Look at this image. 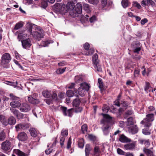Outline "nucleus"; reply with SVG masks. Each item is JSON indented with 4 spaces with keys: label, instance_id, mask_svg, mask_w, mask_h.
Segmentation results:
<instances>
[{
    "label": "nucleus",
    "instance_id": "46",
    "mask_svg": "<svg viewBox=\"0 0 156 156\" xmlns=\"http://www.w3.org/2000/svg\"><path fill=\"white\" fill-rule=\"evenodd\" d=\"M81 130L83 133H85V132L87 131V125L86 124H84L81 126Z\"/></svg>",
    "mask_w": 156,
    "mask_h": 156
},
{
    "label": "nucleus",
    "instance_id": "54",
    "mask_svg": "<svg viewBox=\"0 0 156 156\" xmlns=\"http://www.w3.org/2000/svg\"><path fill=\"white\" fill-rule=\"evenodd\" d=\"M109 110V108L108 106L106 105H104L102 107V110L105 113L107 112Z\"/></svg>",
    "mask_w": 156,
    "mask_h": 156
},
{
    "label": "nucleus",
    "instance_id": "36",
    "mask_svg": "<svg viewBox=\"0 0 156 156\" xmlns=\"http://www.w3.org/2000/svg\"><path fill=\"white\" fill-rule=\"evenodd\" d=\"M90 150L91 148L90 147V145L89 144H87L85 146V150L86 155V156L89 155Z\"/></svg>",
    "mask_w": 156,
    "mask_h": 156
},
{
    "label": "nucleus",
    "instance_id": "47",
    "mask_svg": "<svg viewBox=\"0 0 156 156\" xmlns=\"http://www.w3.org/2000/svg\"><path fill=\"white\" fill-rule=\"evenodd\" d=\"M78 146L80 148H83L84 146V140L83 139H80L78 141Z\"/></svg>",
    "mask_w": 156,
    "mask_h": 156
},
{
    "label": "nucleus",
    "instance_id": "29",
    "mask_svg": "<svg viewBox=\"0 0 156 156\" xmlns=\"http://www.w3.org/2000/svg\"><path fill=\"white\" fill-rule=\"evenodd\" d=\"M30 132L31 136L33 137H35L37 136V132L35 128H31L30 129Z\"/></svg>",
    "mask_w": 156,
    "mask_h": 156
},
{
    "label": "nucleus",
    "instance_id": "40",
    "mask_svg": "<svg viewBox=\"0 0 156 156\" xmlns=\"http://www.w3.org/2000/svg\"><path fill=\"white\" fill-rule=\"evenodd\" d=\"M121 4L124 8H126L129 5V3L128 0H122L121 2Z\"/></svg>",
    "mask_w": 156,
    "mask_h": 156
},
{
    "label": "nucleus",
    "instance_id": "49",
    "mask_svg": "<svg viewBox=\"0 0 156 156\" xmlns=\"http://www.w3.org/2000/svg\"><path fill=\"white\" fill-rule=\"evenodd\" d=\"M90 3L94 5H97L99 2V0H87Z\"/></svg>",
    "mask_w": 156,
    "mask_h": 156
},
{
    "label": "nucleus",
    "instance_id": "42",
    "mask_svg": "<svg viewBox=\"0 0 156 156\" xmlns=\"http://www.w3.org/2000/svg\"><path fill=\"white\" fill-rule=\"evenodd\" d=\"M133 114V112L131 110H128L125 112L124 115V117L127 118L128 116L131 115Z\"/></svg>",
    "mask_w": 156,
    "mask_h": 156
},
{
    "label": "nucleus",
    "instance_id": "43",
    "mask_svg": "<svg viewBox=\"0 0 156 156\" xmlns=\"http://www.w3.org/2000/svg\"><path fill=\"white\" fill-rule=\"evenodd\" d=\"M140 43L139 41H133L132 44L131 46L133 48H135L136 47V46H140Z\"/></svg>",
    "mask_w": 156,
    "mask_h": 156
},
{
    "label": "nucleus",
    "instance_id": "63",
    "mask_svg": "<svg viewBox=\"0 0 156 156\" xmlns=\"http://www.w3.org/2000/svg\"><path fill=\"white\" fill-rule=\"evenodd\" d=\"M133 6L136 7L139 9L141 8V6L140 5L136 2H133Z\"/></svg>",
    "mask_w": 156,
    "mask_h": 156
},
{
    "label": "nucleus",
    "instance_id": "32",
    "mask_svg": "<svg viewBox=\"0 0 156 156\" xmlns=\"http://www.w3.org/2000/svg\"><path fill=\"white\" fill-rule=\"evenodd\" d=\"M130 130L131 133L132 134H134L136 133L138 130V128L136 125L133 126L131 127Z\"/></svg>",
    "mask_w": 156,
    "mask_h": 156
},
{
    "label": "nucleus",
    "instance_id": "8",
    "mask_svg": "<svg viewBox=\"0 0 156 156\" xmlns=\"http://www.w3.org/2000/svg\"><path fill=\"white\" fill-rule=\"evenodd\" d=\"M17 138L19 140L24 141L27 140V136L24 132H21L18 134Z\"/></svg>",
    "mask_w": 156,
    "mask_h": 156
},
{
    "label": "nucleus",
    "instance_id": "17",
    "mask_svg": "<svg viewBox=\"0 0 156 156\" xmlns=\"http://www.w3.org/2000/svg\"><path fill=\"white\" fill-rule=\"evenodd\" d=\"M101 115L103 116L104 118L106 120H105V121L107 123L111 122L112 121V117L110 116L108 114L102 113Z\"/></svg>",
    "mask_w": 156,
    "mask_h": 156
},
{
    "label": "nucleus",
    "instance_id": "50",
    "mask_svg": "<svg viewBox=\"0 0 156 156\" xmlns=\"http://www.w3.org/2000/svg\"><path fill=\"white\" fill-rule=\"evenodd\" d=\"M94 49L93 48H90L89 51H86L85 53V55H91L94 53Z\"/></svg>",
    "mask_w": 156,
    "mask_h": 156
},
{
    "label": "nucleus",
    "instance_id": "28",
    "mask_svg": "<svg viewBox=\"0 0 156 156\" xmlns=\"http://www.w3.org/2000/svg\"><path fill=\"white\" fill-rule=\"evenodd\" d=\"M14 152L18 156H23L27 154H25L20 150L18 149L14 150Z\"/></svg>",
    "mask_w": 156,
    "mask_h": 156
},
{
    "label": "nucleus",
    "instance_id": "21",
    "mask_svg": "<svg viewBox=\"0 0 156 156\" xmlns=\"http://www.w3.org/2000/svg\"><path fill=\"white\" fill-rule=\"evenodd\" d=\"M28 100L32 104H37L39 103V100L37 99H35L32 97H29L28 98Z\"/></svg>",
    "mask_w": 156,
    "mask_h": 156
},
{
    "label": "nucleus",
    "instance_id": "35",
    "mask_svg": "<svg viewBox=\"0 0 156 156\" xmlns=\"http://www.w3.org/2000/svg\"><path fill=\"white\" fill-rule=\"evenodd\" d=\"M85 90L82 87H79L78 90L79 94L81 97L84 96L85 95Z\"/></svg>",
    "mask_w": 156,
    "mask_h": 156
},
{
    "label": "nucleus",
    "instance_id": "37",
    "mask_svg": "<svg viewBox=\"0 0 156 156\" xmlns=\"http://www.w3.org/2000/svg\"><path fill=\"white\" fill-rule=\"evenodd\" d=\"M75 82L77 83L82 82L83 80L82 76H76L75 78Z\"/></svg>",
    "mask_w": 156,
    "mask_h": 156
},
{
    "label": "nucleus",
    "instance_id": "15",
    "mask_svg": "<svg viewBox=\"0 0 156 156\" xmlns=\"http://www.w3.org/2000/svg\"><path fill=\"white\" fill-rule=\"evenodd\" d=\"M80 85V87H82L83 89H84L85 91H87L89 90L90 87V84L85 82L81 83Z\"/></svg>",
    "mask_w": 156,
    "mask_h": 156
},
{
    "label": "nucleus",
    "instance_id": "19",
    "mask_svg": "<svg viewBox=\"0 0 156 156\" xmlns=\"http://www.w3.org/2000/svg\"><path fill=\"white\" fill-rule=\"evenodd\" d=\"M135 145L133 143H129L124 145L125 148L127 150H132L134 148Z\"/></svg>",
    "mask_w": 156,
    "mask_h": 156
},
{
    "label": "nucleus",
    "instance_id": "56",
    "mask_svg": "<svg viewBox=\"0 0 156 156\" xmlns=\"http://www.w3.org/2000/svg\"><path fill=\"white\" fill-rule=\"evenodd\" d=\"M127 122L128 125H131L133 124V118L132 117H130L127 119Z\"/></svg>",
    "mask_w": 156,
    "mask_h": 156
},
{
    "label": "nucleus",
    "instance_id": "39",
    "mask_svg": "<svg viewBox=\"0 0 156 156\" xmlns=\"http://www.w3.org/2000/svg\"><path fill=\"white\" fill-rule=\"evenodd\" d=\"M76 93V91H73L72 90H69L67 91L66 94L69 97H72L75 95V94Z\"/></svg>",
    "mask_w": 156,
    "mask_h": 156
},
{
    "label": "nucleus",
    "instance_id": "51",
    "mask_svg": "<svg viewBox=\"0 0 156 156\" xmlns=\"http://www.w3.org/2000/svg\"><path fill=\"white\" fill-rule=\"evenodd\" d=\"M66 68L63 69L59 68L56 71V73L58 74H61L63 73L65 70Z\"/></svg>",
    "mask_w": 156,
    "mask_h": 156
},
{
    "label": "nucleus",
    "instance_id": "20",
    "mask_svg": "<svg viewBox=\"0 0 156 156\" xmlns=\"http://www.w3.org/2000/svg\"><path fill=\"white\" fill-rule=\"evenodd\" d=\"M0 122L5 126L8 125L7 121L4 115H1L0 112Z\"/></svg>",
    "mask_w": 156,
    "mask_h": 156
},
{
    "label": "nucleus",
    "instance_id": "30",
    "mask_svg": "<svg viewBox=\"0 0 156 156\" xmlns=\"http://www.w3.org/2000/svg\"><path fill=\"white\" fill-rule=\"evenodd\" d=\"M92 60L94 65H97L99 63V60L98 59V57L97 54H95L92 57Z\"/></svg>",
    "mask_w": 156,
    "mask_h": 156
},
{
    "label": "nucleus",
    "instance_id": "33",
    "mask_svg": "<svg viewBox=\"0 0 156 156\" xmlns=\"http://www.w3.org/2000/svg\"><path fill=\"white\" fill-rule=\"evenodd\" d=\"M70 12V15L73 17H76L79 16V14L74 9L71 10Z\"/></svg>",
    "mask_w": 156,
    "mask_h": 156
},
{
    "label": "nucleus",
    "instance_id": "24",
    "mask_svg": "<svg viewBox=\"0 0 156 156\" xmlns=\"http://www.w3.org/2000/svg\"><path fill=\"white\" fill-rule=\"evenodd\" d=\"M79 14L81 16L82 12V5L80 3H77L76 5V7L75 9Z\"/></svg>",
    "mask_w": 156,
    "mask_h": 156
},
{
    "label": "nucleus",
    "instance_id": "23",
    "mask_svg": "<svg viewBox=\"0 0 156 156\" xmlns=\"http://www.w3.org/2000/svg\"><path fill=\"white\" fill-rule=\"evenodd\" d=\"M74 6L75 5L73 2H69L66 5V7L67 8L68 11L70 10L71 11L74 9Z\"/></svg>",
    "mask_w": 156,
    "mask_h": 156
},
{
    "label": "nucleus",
    "instance_id": "1",
    "mask_svg": "<svg viewBox=\"0 0 156 156\" xmlns=\"http://www.w3.org/2000/svg\"><path fill=\"white\" fill-rule=\"evenodd\" d=\"M27 30L34 38L40 41L44 36L43 30L39 27L32 24H27Z\"/></svg>",
    "mask_w": 156,
    "mask_h": 156
},
{
    "label": "nucleus",
    "instance_id": "61",
    "mask_svg": "<svg viewBox=\"0 0 156 156\" xmlns=\"http://www.w3.org/2000/svg\"><path fill=\"white\" fill-rule=\"evenodd\" d=\"M99 148L98 146H95L94 148V153L95 154H97L100 152Z\"/></svg>",
    "mask_w": 156,
    "mask_h": 156
},
{
    "label": "nucleus",
    "instance_id": "11",
    "mask_svg": "<svg viewBox=\"0 0 156 156\" xmlns=\"http://www.w3.org/2000/svg\"><path fill=\"white\" fill-rule=\"evenodd\" d=\"M25 30H19L18 31L16 32L15 34L16 35L18 34V35L17 36V38L19 39V41H20V39H23V37H25L27 36V34H25L21 35V34H23Z\"/></svg>",
    "mask_w": 156,
    "mask_h": 156
},
{
    "label": "nucleus",
    "instance_id": "27",
    "mask_svg": "<svg viewBox=\"0 0 156 156\" xmlns=\"http://www.w3.org/2000/svg\"><path fill=\"white\" fill-rule=\"evenodd\" d=\"M23 25L21 22H18L16 23L15 25L12 32H14L15 30L19 29L23 27Z\"/></svg>",
    "mask_w": 156,
    "mask_h": 156
},
{
    "label": "nucleus",
    "instance_id": "22",
    "mask_svg": "<svg viewBox=\"0 0 156 156\" xmlns=\"http://www.w3.org/2000/svg\"><path fill=\"white\" fill-rule=\"evenodd\" d=\"M144 152L146 154L147 156H155L153 152L150 150L146 148H144Z\"/></svg>",
    "mask_w": 156,
    "mask_h": 156
},
{
    "label": "nucleus",
    "instance_id": "64",
    "mask_svg": "<svg viewBox=\"0 0 156 156\" xmlns=\"http://www.w3.org/2000/svg\"><path fill=\"white\" fill-rule=\"evenodd\" d=\"M9 96L11 99L12 100H17L19 98L16 96H15L14 95L12 94H9Z\"/></svg>",
    "mask_w": 156,
    "mask_h": 156
},
{
    "label": "nucleus",
    "instance_id": "2",
    "mask_svg": "<svg viewBox=\"0 0 156 156\" xmlns=\"http://www.w3.org/2000/svg\"><path fill=\"white\" fill-rule=\"evenodd\" d=\"M154 114H149L146 115V118L141 121L140 123L143 124L146 127H149L151 125V122L154 120Z\"/></svg>",
    "mask_w": 156,
    "mask_h": 156
},
{
    "label": "nucleus",
    "instance_id": "10",
    "mask_svg": "<svg viewBox=\"0 0 156 156\" xmlns=\"http://www.w3.org/2000/svg\"><path fill=\"white\" fill-rule=\"evenodd\" d=\"M16 130L18 131L20 129H25L29 127V125L27 124L20 123L15 126Z\"/></svg>",
    "mask_w": 156,
    "mask_h": 156
},
{
    "label": "nucleus",
    "instance_id": "31",
    "mask_svg": "<svg viewBox=\"0 0 156 156\" xmlns=\"http://www.w3.org/2000/svg\"><path fill=\"white\" fill-rule=\"evenodd\" d=\"M83 7L84 10L87 13H90L91 11L89 5L87 4L83 3Z\"/></svg>",
    "mask_w": 156,
    "mask_h": 156
},
{
    "label": "nucleus",
    "instance_id": "9",
    "mask_svg": "<svg viewBox=\"0 0 156 156\" xmlns=\"http://www.w3.org/2000/svg\"><path fill=\"white\" fill-rule=\"evenodd\" d=\"M61 110L62 111L63 113L65 116H68L70 117H71L72 115V109H70L68 110L66 107H61Z\"/></svg>",
    "mask_w": 156,
    "mask_h": 156
},
{
    "label": "nucleus",
    "instance_id": "53",
    "mask_svg": "<svg viewBox=\"0 0 156 156\" xmlns=\"http://www.w3.org/2000/svg\"><path fill=\"white\" fill-rule=\"evenodd\" d=\"M65 141V138L63 137H61L60 140V144L61 147L62 148L64 147V142Z\"/></svg>",
    "mask_w": 156,
    "mask_h": 156
},
{
    "label": "nucleus",
    "instance_id": "7",
    "mask_svg": "<svg viewBox=\"0 0 156 156\" xmlns=\"http://www.w3.org/2000/svg\"><path fill=\"white\" fill-rule=\"evenodd\" d=\"M21 43L23 48L25 49H28L31 45V41L29 38L21 41Z\"/></svg>",
    "mask_w": 156,
    "mask_h": 156
},
{
    "label": "nucleus",
    "instance_id": "44",
    "mask_svg": "<svg viewBox=\"0 0 156 156\" xmlns=\"http://www.w3.org/2000/svg\"><path fill=\"white\" fill-rule=\"evenodd\" d=\"M46 0H43L41 2V6L44 8H45L48 5Z\"/></svg>",
    "mask_w": 156,
    "mask_h": 156
},
{
    "label": "nucleus",
    "instance_id": "41",
    "mask_svg": "<svg viewBox=\"0 0 156 156\" xmlns=\"http://www.w3.org/2000/svg\"><path fill=\"white\" fill-rule=\"evenodd\" d=\"M91 17V15L89 13H87V14L85 15H81L80 16L81 20H86L88 19L89 17Z\"/></svg>",
    "mask_w": 156,
    "mask_h": 156
},
{
    "label": "nucleus",
    "instance_id": "48",
    "mask_svg": "<svg viewBox=\"0 0 156 156\" xmlns=\"http://www.w3.org/2000/svg\"><path fill=\"white\" fill-rule=\"evenodd\" d=\"M61 135L64 137L68 135V131L66 129H62L61 132Z\"/></svg>",
    "mask_w": 156,
    "mask_h": 156
},
{
    "label": "nucleus",
    "instance_id": "25",
    "mask_svg": "<svg viewBox=\"0 0 156 156\" xmlns=\"http://www.w3.org/2000/svg\"><path fill=\"white\" fill-rule=\"evenodd\" d=\"M43 96L45 98H49L51 96V92L48 90L43 91L42 92Z\"/></svg>",
    "mask_w": 156,
    "mask_h": 156
},
{
    "label": "nucleus",
    "instance_id": "18",
    "mask_svg": "<svg viewBox=\"0 0 156 156\" xmlns=\"http://www.w3.org/2000/svg\"><path fill=\"white\" fill-rule=\"evenodd\" d=\"M16 119L13 116L9 117L7 121L8 125L9 124L10 125H14L16 123Z\"/></svg>",
    "mask_w": 156,
    "mask_h": 156
},
{
    "label": "nucleus",
    "instance_id": "16",
    "mask_svg": "<svg viewBox=\"0 0 156 156\" xmlns=\"http://www.w3.org/2000/svg\"><path fill=\"white\" fill-rule=\"evenodd\" d=\"M76 97L78 98L79 97V96L78 95H76ZM80 102V99L79 98H76L75 99L73 102V106L76 107H78L79 106Z\"/></svg>",
    "mask_w": 156,
    "mask_h": 156
},
{
    "label": "nucleus",
    "instance_id": "26",
    "mask_svg": "<svg viewBox=\"0 0 156 156\" xmlns=\"http://www.w3.org/2000/svg\"><path fill=\"white\" fill-rule=\"evenodd\" d=\"M151 88L150 84L148 82L146 81L145 83L144 90L147 92L150 91V89Z\"/></svg>",
    "mask_w": 156,
    "mask_h": 156
},
{
    "label": "nucleus",
    "instance_id": "57",
    "mask_svg": "<svg viewBox=\"0 0 156 156\" xmlns=\"http://www.w3.org/2000/svg\"><path fill=\"white\" fill-rule=\"evenodd\" d=\"M121 104L122 106L123 107L125 108V109L127 108V107L128 106V103L127 102L125 101H121Z\"/></svg>",
    "mask_w": 156,
    "mask_h": 156
},
{
    "label": "nucleus",
    "instance_id": "34",
    "mask_svg": "<svg viewBox=\"0 0 156 156\" xmlns=\"http://www.w3.org/2000/svg\"><path fill=\"white\" fill-rule=\"evenodd\" d=\"M96 71L98 72H102V69L100 65L99 64H98L97 65H94Z\"/></svg>",
    "mask_w": 156,
    "mask_h": 156
},
{
    "label": "nucleus",
    "instance_id": "52",
    "mask_svg": "<svg viewBox=\"0 0 156 156\" xmlns=\"http://www.w3.org/2000/svg\"><path fill=\"white\" fill-rule=\"evenodd\" d=\"M51 98L52 100H56L57 99V96L56 93L54 92L52 94L51 93Z\"/></svg>",
    "mask_w": 156,
    "mask_h": 156
},
{
    "label": "nucleus",
    "instance_id": "6",
    "mask_svg": "<svg viewBox=\"0 0 156 156\" xmlns=\"http://www.w3.org/2000/svg\"><path fill=\"white\" fill-rule=\"evenodd\" d=\"M20 110L21 112H29L30 110V107L28 104L24 103L20 106Z\"/></svg>",
    "mask_w": 156,
    "mask_h": 156
},
{
    "label": "nucleus",
    "instance_id": "62",
    "mask_svg": "<svg viewBox=\"0 0 156 156\" xmlns=\"http://www.w3.org/2000/svg\"><path fill=\"white\" fill-rule=\"evenodd\" d=\"M117 151L118 154L120 155H124L125 154V152L122 151L121 149L118 148L117 149Z\"/></svg>",
    "mask_w": 156,
    "mask_h": 156
},
{
    "label": "nucleus",
    "instance_id": "58",
    "mask_svg": "<svg viewBox=\"0 0 156 156\" xmlns=\"http://www.w3.org/2000/svg\"><path fill=\"white\" fill-rule=\"evenodd\" d=\"M71 139L70 137L69 138L68 140L67 148L69 149L71 147Z\"/></svg>",
    "mask_w": 156,
    "mask_h": 156
},
{
    "label": "nucleus",
    "instance_id": "59",
    "mask_svg": "<svg viewBox=\"0 0 156 156\" xmlns=\"http://www.w3.org/2000/svg\"><path fill=\"white\" fill-rule=\"evenodd\" d=\"M141 4L144 7L148 5V0H143L141 2Z\"/></svg>",
    "mask_w": 156,
    "mask_h": 156
},
{
    "label": "nucleus",
    "instance_id": "38",
    "mask_svg": "<svg viewBox=\"0 0 156 156\" xmlns=\"http://www.w3.org/2000/svg\"><path fill=\"white\" fill-rule=\"evenodd\" d=\"M6 137V134L4 131L0 132V141H4Z\"/></svg>",
    "mask_w": 156,
    "mask_h": 156
},
{
    "label": "nucleus",
    "instance_id": "13",
    "mask_svg": "<svg viewBox=\"0 0 156 156\" xmlns=\"http://www.w3.org/2000/svg\"><path fill=\"white\" fill-rule=\"evenodd\" d=\"M100 123L101 124H103L104 125L102 127V130H108L109 128V126L108 123H107L105 119H103L101 121Z\"/></svg>",
    "mask_w": 156,
    "mask_h": 156
},
{
    "label": "nucleus",
    "instance_id": "55",
    "mask_svg": "<svg viewBox=\"0 0 156 156\" xmlns=\"http://www.w3.org/2000/svg\"><path fill=\"white\" fill-rule=\"evenodd\" d=\"M24 116V115L23 113L19 112L18 114L16 116L17 119H23V118Z\"/></svg>",
    "mask_w": 156,
    "mask_h": 156
},
{
    "label": "nucleus",
    "instance_id": "3",
    "mask_svg": "<svg viewBox=\"0 0 156 156\" xmlns=\"http://www.w3.org/2000/svg\"><path fill=\"white\" fill-rule=\"evenodd\" d=\"M10 55L8 53L4 54L2 57V65L5 68L9 67V63L11 60Z\"/></svg>",
    "mask_w": 156,
    "mask_h": 156
},
{
    "label": "nucleus",
    "instance_id": "60",
    "mask_svg": "<svg viewBox=\"0 0 156 156\" xmlns=\"http://www.w3.org/2000/svg\"><path fill=\"white\" fill-rule=\"evenodd\" d=\"M89 20L91 23L94 22L96 20V17L95 16L93 15L90 18Z\"/></svg>",
    "mask_w": 156,
    "mask_h": 156
},
{
    "label": "nucleus",
    "instance_id": "45",
    "mask_svg": "<svg viewBox=\"0 0 156 156\" xmlns=\"http://www.w3.org/2000/svg\"><path fill=\"white\" fill-rule=\"evenodd\" d=\"M10 110L11 111V112L13 113L15 116H17L19 112L18 110L13 108H11Z\"/></svg>",
    "mask_w": 156,
    "mask_h": 156
},
{
    "label": "nucleus",
    "instance_id": "12",
    "mask_svg": "<svg viewBox=\"0 0 156 156\" xmlns=\"http://www.w3.org/2000/svg\"><path fill=\"white\" fill-rule=\"evenodd\" d=\"M119 140L121 142L123 143L129 142L131 141L130 139L127 138L123 134H122L120 136Z\"/></svg>",
    "mask_w": 156,
    "mask_h": 156
},
{
    "label": "nucleus",
    "instance_id": "4",
    "mask_svg": "<svg viewBox=\"0 0 156 156\" xmlns=\"http://www.w3.org/2000/svg\"><path fill=\"white\" fill-rule=\"evenodd\" d=\"M56 6V10L61 14H64L68 11L67 8L65 4H57Z\"/></svg>",
    "mask_w": 156,
    "mask_h": 156
},
{
    "label": "nucleus",
    "instance_id": "14",
    "mask_svg": "<svg viewBox=\"0 0 156 156\" xmlns=\"http://www.w3.org/2000/svg\"><path fill=\"white\" fill-rule=\"evenodd\" d=\"M10 104L13 108H18L21 105L20 103L17 101H14L11 102Z\"/></svg>",
    "mask_w": 156,
    "mask_h": 156
},
{
    "label": "nucleus",
    "instance_id": "5",
    "mask_svg": "<svg viewBox=\"0 0 156 156\" xmlns=\"http://www.w3.org/2000/svg\"><path fill=\"white\" fill-rule=\"evenodd\" d=\"M11 142L6 140L3 142L1 144V148L3 150L7 151L9 150L11 148Z\"/></svg>",
    "mask_w": 156,
    "mask_h": 156
}]
</instances>
